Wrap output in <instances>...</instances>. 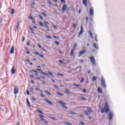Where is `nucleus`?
Instances as JSON below:
<instances>
[{"label":"nucleus","instance_id":"39","mask_svg":"<svg viewBox=\"0 0 125 125\" xmlns=\"http://www.w3.org/2000/svg\"><path fill=\"white\" fill-rule=\"evenodd\" d=\"M81 83H83V82H84V78H82L81 79Z\"/></svg>","mask_w":125,"mask_h":125},{"label":"nucleus","instance_id":"58","mask_svg":"<svg viewBox=\"0 0 125 125\" xmlns=\"http://www.w3.org/2000/svg\"><path fill=\"white\" fill-rule=\"evenodd\" d=\"M83 93H85L86 92V90L85 89H84L83 90Z\"/></svg>","mask_w":125,"mask_h":125},{"label":"nucleus","instance_id":"8","mask_svg":"<svg viewBox=\"0 0 125 125\" xmlns=\"http://www.w3.org/2000/svg\"><path fill=\"white\" fill-rule=\"evenodd\" d=\"M113 117H114V114H113V112H110L109 113V121L112 120L113 119Z\"/></svg>","mask_w":125,"mask_h":125},{"label":"nucleus","instance_id":"60","mask_svg":"<svg viewBox=\"0 0 125 125\" xmlns=\"http://www.w3.org/2000/svg\"><path fill=\"white\" fill-rule=\"evenodd\" d=\"M32 100H33V101H36V98H35L34 97H32Z\"/></svg>","mask_w":125,"mask_h":125},{"label":"nucleus","instance_id":"25","mask_svg":"<svg viewBox=\"0 0 125 125\" xmlns=\"http://www.w3.org/2000/svg\"><path fill=\"white\" fill-rule=\"evenodd\" d=\"M88 34L90 35L91 39H93V36H92V33H91L90 31H89Z\"/></svg>","mask_w":125,"mask_h":125},{"label":"nucleus","instance_id":"6","mask_svg":"<svg viewBox=\"0 0 125 125\" xmlns=\"http://www.w3.org/2000/svg\"><path fill=\"white\" fill-rule=\"evenodd\" d=\"M90 59L93 65H96V62L95 61V59H94V57H90Z\"/></svg>","mask_w":125,"mask_h":125},{"label":"nucleus","instance_id":"16","mask_svg":"<svg viewBox=\"0 0 125 125\" xmlns=\"http://www.w3.org/2000/svg\"><path fill=\"white\" fill-rule=\"evenodd\" d=\"M87 0H83V3L84 5V6H87V3L86 2Z\"/></svg>","mask_w":125,"mask_h":125},{"label":"nucleus","instance_id":"54","mask_svg":"<svg viewBox=\"0 0 125 125\" xmlns=\"http://www.w3.org/2000/svg\"><path fill=\"white\" fill-rule=\"evenodd\" d=\"M36 90H37V91H40L41 90V88H36Z\"/></svg>","mask_w":125,"mask_h":125},{"label":"nucleus","instance_id":"13","mask_svg":"<svg viewBox=\"0 0 125 125\" xmlns=\"http://www.w3.org/2000/svg\"><path fill=\"white\" fill-rule=\"evenodd\" d=\"M14 53V45H13L10 50V54H13Z\"/></svg>","mask_w":125,"mask_h":125},{"label":"nucleus","instance_id":"12","mask_svg":"<svg viewBox=\"0 0 125 125\" xmlns=\"http://www.w3.org/2000/svg\"><path fill=\"white\" fill-rule=\"evenodd\" d=\"M86 52V50H83L79 53V56H82V54H84Z\"/></svg>","mask_w":125,"mask_h":125},{"label":"nucleus","instance_id":"22","mask_svg":"<svg viewBox=\"0 0 125 125\" xmlns=\"http://www.w3.org/2000/svg\"><path fill=\"white\" fill-rule=\"evenodd\" d=\"M98 91L99 92V93H102V89H101L100 87L98 88Z\"/></svg>","mask_w":125,"mask_h":125},{"label":"nucleus","instance_id":"45","mask_svg":"<svg viewBox=\"0 0 125 125\" xmlns=\"http://www.w3.org/2000/svg\"><path fill=\"white\" fill-rule=\"evenodd\" d=\"M20 25V23L19 22H18V25L17 26V30L18 29V27H19Z\"/></svg>","mask_w":125,"mask_h":125},{"label":"nucleus","instance_id":"10","mask_svg":"<svg viewBox=\"0 0 125 125\" xmlns=\"http://www.w3.org/2000/svg\"><path fill=\"white\" fill-rule=\"evenodd\" d=\"M14 94H15V95L18 94V93L19 92V90L18 89L17 87H16V86L15 87V88L14 89Z\"/></svg>","mask_w":125,"mask_h":125},{"label":"nucleus","instance_id":"28","mask_svg":"<svg viewBox=\"0 0 125 125\" xmlns=\"http://www.w3.org/2000/svg\"><path fill=\"white\" fill-rule=\"evenodd\" d=\"M30 30L31 31H32L31 34H35V32H34V29H33V28L30 27Z\"/></svg>","mask_w":125,"mask_h":125},{"label":"nucleus","instance_id":"20","mask_svg":"<svg viewBox=\"0 0 125 125\" xmlns=\"http://www.w3.org/2000/svg\"><path fill=\"white\" fill-rule=\"evenodd\" d=\"M88 112L90 114H91V113H93V110H92V109H91V108H89V109H88Z\"/></svg>","mask_w":125,"mask_h":125},{"label":"nucleus","instance_id":"41","mask_svg":"<svg viewBox=\"0 0 125 125\" xmlns=\"http://www.w3.org/2000/svg\"><path fill=\"white\" fill-rule=\"evenodd\" d=\"M33 24H36V21L34 19L33 20H32Z\"/></svg>","mask_w":125,"mask_h":125},{"label":"nucleus","instance_id":"59","mask_svg":"<svg viewBox=\"0 0 125 125\" xmlns=\"http://www.w3.org/2000/svg\"><path fill=\"white\" fill-rule=\"evenodd\" d=\"M22 42H25V37H22Z\"/></svg>","mask_w":125,"mask_h":125},{"label":"nucleus","instance_id":"23","mask_svg":"<svg viewBox=\"0 0 125 125\" xmlns=\"http://www.w3.org/2000/svg\"><path fill=\"white\" fill-rule=\"evenodd\" d=\"M81 100H83V101H86V99L83 97H81L80 98Z\"/></svg>","mask_w":125,"mask_h":125},{"label":"nucleus","instance_id":"56","mask_svg":"<svg viewBox=\"0 0 125 125\" xmlns=\"http://www.w3.org/2000/svg\"><path fill=\"white\" fill-rule=\"evenodd\" d=\"M53 27L54 29H57V26H55L54 24H53Z\"/></svg>","mask_w":125,"mask_h":125},{"label":"nucleus","instance_id":"3","mask_svg":"<svg viewBox=\"0 0 125 125\" xmlns=\"http://www.w3.org/2000/svg\"><path fill=\"white\" fill-rule=\"evenodd\" d=\"M58 103L59 104H61L62 105V108H64V109H68V107L66 105H66V104H65L64 102L59 101L58 102Z\"/></svg>","mask_w":125,"mask_h":125},{"label":"nucleus","instance_id":"7","mask_svg":"<svg viewBox=\"0 0 125 125\" xmlns=\"http://www.w3.org/2000/svg\"><path fill=\"white\" fill-rule=\"evenodd\" d=\"M68 6H67L66 4H64L62 6V13H64V11H66V10H67V8Z\"/></svg>","mask_w":125,"mask_h":125},{"label":"nucleus","instance_id":"47","mask_svg":"<svg viewBox=\"0 0 125 125\" xmlns=\"http://www.w3.org/2000/svg\"><path fill=\"white\" fill-rule=\"evenodd\" d=\"M41 97H43L44 98H45V95H44L43 94H41Z\"/></svg>","mask_w":125,"mask_h":125},{"label":"nucleus","instance_id":"26","mask_svg":"<svg viewBox=\"0 0 125 125\" xmlns=\"http://www.w3.org/2000/svg\"><path fill=\"white\" fill-rule=\"evenodd\" d=\"M76 46H77V43H75L72 49H73L74 50H75V49H76Z\"/></svg>","mask_w":125,"mask_h":125},{"label":"nucleus","instance_id":"51","mask_svg":"<svg viewBox=\"0 0 125 125\" xmlns=\"http://www.w3.org/2000/svg\"><path fill=\"white\" fill-rule=\"evenodd\" d=\"M65 124L66 125H72V124L69 123H68V122H65Z\"/></svg>","mask_w":125,"mask_h":125},{"label":"nucleus","instance_id":"46","mask_svg":"<svg viewBox=\"0 0 125 125\" xmlns=\"http://www.w3.org/2000/svg\"><path fill=\"white\" fill-rule=\"evenodd\" d=\"M54 87H55L57 89H59V88H58L57 85H54Z\"/></svg>","mask_w":125,"mask_h":125},{"label":"nucleus","instance_id":"38","mask_svg":"<svg viewBox=\"0 0 125 125\" xmlns=\"http://www.w3.org/2000/svg\"><path fill=\"white\" fill-rule=\"evenodd\" d=\"M32 72H34V73H38V71L34 70H32L30 71V73H32Z\"/></svg>","mask_w":125,"mask_h":125},{"label":"nucleus","instance_id":"61","mask_svg":"<svg viewBox=\"0 0 125 125\" xmlns=\"http://www.w3.org/2000/svg\"><path fill=\"white\" fill-rule=\"evenodd\" d=\"M39 57H41L42 58L44 57V56L43 55H39Z\"/></svg>","mask_w":125,"mask_h":125},{"label":"nucleus","instance_id":"34","mask_svg":"<svg viewBox=\"0 0 125 125\" xmlns=\"http://www.w3.org/2000/svg\"><path fill=\"white\" fill-rule=\"evenodd\" d=\"M59 63H60V64H64V61H63L62 60H59Z\"/></svg>","mask_w":125,"mask_h":125},{"label":"nucleus","instance_id":"2","mask_svg":"<svg viewBox=\"0 0 125 125\" xmlns=\"http://www.w3.org/2000/svg\"><path fill=\"white\" fill-rule=\"evenodd\" d=\"M101 82L102 87H103V88H106L107 87V85H106V83H105V79L103 76L102 77Z\"/></svg>","mask_w":125,"mask_h":125},{"label":"nucleus","instance_id":"37","mask_svg":"<svg viewBox=\"0 0 125 125\" xmlns=\"http://www.w3.org/2000/svg\"><path fill=\"white\" fill-rule=\"evenodd\" d=\"M62 3H66V1L65 0H60Z\"/></svg>","mask_w":125,"mask_h":125},{"label":"nucleus","instance_id":"18","mask_svg":"<svg viewBox=\"0 0 125 125\" xmlns=\"http://www.w3.org/2000/svg\"><path fill=\"white\" fill-rule=\"evenodd\" d=\"M44 92H45L46 93H47V94L48 95H49L50 96H51V94L49 92H48V91H47V90H44Z\"/></svg>","mask_w":125,"mask_h":125},{"label":"nucleus","instance_id":"35","mask_svg":"<svg viewBox=\"0 0 125 125\" xmlns=\"http://www.w3.org/2000/svg\"><path fill=\"white\" fill-rule=\"evenodd\" d=\"M55 44H56V45H59V44H60V43L57 41L55 42Z\"/></svg>","mask_w":125,"mask_h":125},{"label":"nucleus","instance_id":"15","mask_svg":"<svg viewBox=\"0 0 125 125\" xmlns=\"http://www.w3.org/2000/svg\"><path fill=\"white\" fill-rule=\"evenodd\" d=\"M11 73L12 75H14V74H15V68H14V67L12 68Z\"/></svg>","mask_w":125,"mask_h":125},{"label":"nucleus","instance_id":"21","mask_svg":"<svg viewBox=\"0 0 125 125\" xmlns=\"http://www.w3.org/2000/svg\"><path fill=\"white\" fill-rule=\"evenodd\" d=\"M73 85L76 87H80V86H82V85L79 84H74Z\"/></svg>","mask_w":125,"mask_h":125},{"label":"nucleus","instance_id":"43","mask_svg":"<svg viewBox=\"0 0 125 125\" xmlns=\"http://www.w3.org/2000/svg\"><path fill=\"white\" fill-rule=\"evenodd\" d=\"M42 15H43L44 17H46V14H45V13H44V12H42Z\"/></svg>","mask_w":125,"mask_h":125},{"label":"nucleus","instance_id":"42","mask_svg":"<svg viewBox=\"0 0 125 125\" xmlns=\"http://www.w3.org/2000/svg\"><path fill=\"white\" fill-rule=\"evenodd\" d=\"M58 74L59 75V76H61V77H64V75L61 73H58Z\"/></svg>","mask_w":125,"mask_h":125},{"label":"nucleus","instance_id":"19","mask_svg":"<svg viewBox=\"0 0 125 125\" xmlns=\"http://www.w3.org/2000/svg\"><path fill=\"white\" fill-rule=\"evenodd\" d=\"M75 51V50H73V49H71V51H70V56H73V55H74V51Z\"/></svg>","mask_w":125,"mask_h":125},{"label":"nucleus","instance_id":"36","mask_svg":"<svg viewBox=\"0 0 125 125\" xmlns=\"http://www.w3.org/2000/svg\"><path fill=\"white\" fill-rule=\"evenodd\" d=\"M40 25H41L42 26V27H43V26H44V25H43V23H42V22L39 21V22Z\"/></svg>","mask_w":125,"mask_h":125},{"label":"nucleus","instance_id":"11","mask_svg":"<svg viewBox=\"0 0 125 125\" xmlns=\"http://www.w3.org/2000/svg\"><path fill=\"white\" fill-rule=\"evenodd\" d=\"M44 101H46V102H47V103H48V104H49L51 105H53V103L49 101H48V100H47V99H44Z\"/></svg>","mask_w":125,"mask_h":125},{"label":"nucleus","instance_id":"63","mask_svg":"<svg viewBox=\"0 0 125 125\" xmlns=\"http://www.w3.org/2000/svg\"><path fill=\"white\" fill-rule=\"evenodd\" d=\"M26 94H27V95H29V94H30V92H29V91H26Z\"/></svg>","mask_w":125,"mask_h":125},{"label":"nucleus","instance_id":"31","mask_svg":"<svg viewBox=\"0 0 125 125\" xmlns=\"http://www.w3.org/2000/svg\"><path fill=\"white\" fill-rule=\"evenodd\" d=\"M95 42H98V40H97V35H95Z\"/></svg>","mask_w":125,"mask_h":125},{"label":"nucleus","instance_id":"49","mask_svg":"<svg viewBox=\"0 0 125 125\" xmlns=\"http://www.w3.org/2000/svg\"><path fill=\"white\" fill-rule=\"evenodd\" d=\"M14 14V9H12L11 10V14Z\"/></svg>","mask_w":125,"mask_h":125},{"label":"nucleus","instance_id":"24","mask_svg":"<svg viewBox=\"0 0 125 125\" xmlns=\"http://www.w3.org/2000/svg\"><path fill=\"white\" fill-rule=\"evenodd\" d=\"M70 115H77V113L76 112H74L73 111H70V113H69Z\"/></svg>","mask_w":125,"mask_h":125},{"label":"nucleus","instance_id":"1","mask_svg":"<svg viewBox=\"0 0 125 125\" xmlns=\"http://www.w3.org/2000/svg\"><path fill=\"white\" fill-rule=\"evenodd\" d=\"M104 109V110H103V109L101 110L102 114H103L104 112L105 113H108V112H110V109H109V105H108V102H106L105 103Z\"/></svg>","mask_w":125,"mask_h":125},{"label":"nucleus","instance_id":"27","mask_svg":"<svg viewBox=\"0 0 125 125\" xmlns=\"http://www.w3.org/2000/svg\"><path fill=\"white\" fill-rule=\"evenodd\" d=\"M57 93L60 96H64V94L63 93H59L58 92H57Z\"/></svg>","mask_w":125,"mask_h":125},{"label":"nucleus","instance_id":"57","mask_svg":"<svg viewBox=\"0 0 125 125\" xmlns=\"http://www.w3.org/2000/svg\"><path fill=\"white\" fill-rule=\"evenodd\" d=\"M38 47H39V48H41V49H42V46L41 45V44H38Z\"/></svg>","mask_w":125,"mask_h":125},{"label":"nucleus","instance_id":"62","mask_svg":"<svg viewBox=\"0 0 125 125\" xmlns=\"http://www.w3.org/2000/svg\"><path fill=\"white\" fill-rule=\"evenodd\" d=\"M80 124H81V125H85V123H83V122H80Z\"/></svg>","mask_w":125,"mask_h":125},{"label":"nucleus","instance_id":"9","mask_svg":"<svg viewBox=\"0 0 125 125\" xmlns=\"http://www.w3.org/2000/svg\"><path fill=\"white\" fill-rule=\"evenodd\" d=\"M83 25H82L81 26L80 31L79 33L78 34V37H80V36H81V35H82V34H83Z\"/></svg>","mask_w":125,"mask_h":125},{"label":"nucleus","instance_id":"14","mask_svg":"<svg viewBox=\"0 0 125 125\" xmlns=\"http://www.w3.org/2000/svg\"><path fill=\"white\" fill-rule=\"evenodd\" d=\"M26 103H27V106L29 108H31V104H30V102L29 101V100L27 98L26 99Z\"/></svg>","mask_w":125,"mask_h":125},{"label":"nucleus","instance_id":"48","mask_svg":"<svg viewBox=\"0 0 125 125\" xmlns=\"http://www.w3.org/2000/svg\"><path fill=\"white\" fill-rule=\"evenodd\" d=\"M39 17L41 20H43V18L42 16L39 15Z\"/></svg>","mask_w":125,"mask_h":125},{"label":"nucleus","instance_id":"5","mask_svg":"<svg viewBox=\"0 0 125 125\" xmlns=\"http://www.w3.org/2000/svg\"><path fill=\"white\" fill-rule=\"evenodd\" d=\"M93 10H94L93 7H91L89 9V13L91 16H93V15H94V11Z\"/></svg>","mask_w":125,"mask_h":125},{"label":"nucleus","instance_id":"55","mask_svg":"<svg viewBox=\"0 0 125 125\" xmlns=\"http://www.w3.org/2000/svg\"><path fill=\"white\" fill-rule=\"evenodd\" d=\"M48 73H49V74H50V76H51V77H53V76H52V72H51L49 71V72H48Z\"/></svg>","mask_w":125,"mask_h":125},{"label":"nucleus","instance_id":"40","mask_svg":"<svg viewBox=\"0 0 125 125\" xmlns=\"http://www.w3.org/2000/svg\"><path fill=\"white\" fill-rule=\"evenodd\" d=\"M34 54H36V55H40V53L38 52H35L34 53Z\"/></svg>","mask_w":125,"mask_h":125},{"label":"nucleus","instance_id":"4","mask_svg":"<svg viewBox=\"0 0 125 125\" xmlns=\"http://www.w3.org/2000/svg\"><path fill=\"white\" fill-rule=\"evenodd\" d=\"M39 117H40V119L41 121H42V122H44L45 124H48V122L46 121V120L42 118H44V116L40 114Z\"/></svg>","mask_w":125,"mask_h":125},{"label":"nucleus","instance_id":"32","mask_svg":"<svg viewBox=\"0 0 125 125\" xmlns=\"http://www.w3.org/2000/svg\"><path fill=\"white\" fill-rule=\"evenodd\" d=\"M37 112H38V113H40V114H42V115H43V112H42V111L40 110H38Z\"/></svg>","mask_w":125,"mask_h":125},{"label":"nucleus","instance_id":"33","mask_svg":"<svg viewBox=\"0 0 125 125\" xmlns=\"http://www.w3.org/2000/svg\"><path fill=\"white\" fill-rule=\"evenodd\" d=\"M41 74H42L43 75H45V76H48V74L43 72H41Z\"/></svg>","mask_w":125,"mask_h":125},{"label":"nucleus","instance_id":"17","mask_svg":"<svg viewBox=\"0 0 125 125\" xmlns=\"http://www.w3.org/2000/svg\"><path fill=\"white\" fill-rule=\"evenodd\" d=\"M93 46L94 48H96V49H98V45H97L96 43H93Z\"/></svg>","mask_w":125,"mask_h":125},{"label":"nucleus","instance_id":"29","mask_svg":"<svg viewBox=\"0 0 125 125\" xmlns=\"http://www.w3.org/2000/svg\"><path fill=\"white\" fill-rule=\"evenodd\" d=\"M64 93H66V94L70 95V94H71V92H70L69 91H64Z\"/></svg>","mask_w":125,"mask_h":125},{"label":"nucleus","instance_id":"52","mask_svg":"<svg viewBox=\"0 0 125 125\" xmlns=\"http://www.w3.org/2000/svg\"><path fill=\"white\" fill-rule=\"evenodd\" d=\"M46 38H47V39H52L51 36H46Z\"/></svg>","mask_w":125,"mask_h":125},{"label":"nucleus","instance_id":"50","mask_svg":"<svg viewBox=\"0 0 125 125\" xmlns=\"http://www.w3.org/2000/svg\"><path fill=\"white\" fill-rule=\"evenodd\" d=\"M42 50H43V51H44L45 52H46V51H47V50L44 49L43 48H42Z\"/></svg>","mask_w":125,"mask_h":125},{"label":"nucleus","instance_id":"44","mask_svg":"<svg viewBox=\"0 0 125 125\" xmlns=\"http://www.w3.org/2000/svg\"><path fill=\"white\" fill-rule=\"evenodd\" d=\"M51 120H53V121H57L56 118H55L54 117H51Z\"/></svg>","mask_w":125,"mask_h":125},{"label":"nucleus","instance_id":"64","mask_svg":"<svg viewBox=\"0 0 125 125\" xmlns=\"http://www.w3.org/2000/svg\"><path fill=\"white\" fill-rule=\"evenodd\" d=\"M29 18L31 19V20H34V18L32 17H29Z\"/></svg>","mask_w":125,"mask_h":125},{"label":"nucleus","instance_id":"30","mask_svg":"<svg viewBox=\"0 0 125 125\" xmlns=\"http://www.w3.org/2000/svg\"><path fill=\"white\" fill-rule=\"evenodd\" d=\"M92 80H93V82H95V81H97V79L96 78V77L93 76Z\"/></svg>","mask_w":125,"mask_h":125},{"label":"nucleus","instance_id":"53","mask_svg":"<svg viewBox=\"0 0 125 125\" xmlns=\"http://www.w3.org/2000/svg\"><path fill=\"white\" fill-rule=\"evenodd\" d=\"M76 23H74L73 25V27L74 28V29H76Z\"/></svg>","mask_w":125,"mask_h":125}]
</instances>
